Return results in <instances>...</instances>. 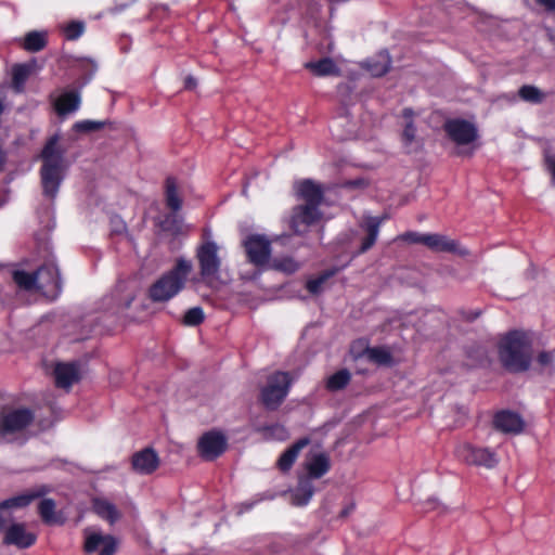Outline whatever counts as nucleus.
<instances>
[{
	"instance_id": "nucleus-36",
	"label": "nucleus",
	"mask_w": 555,
	"mask_h": 555,
	"mask_svg": "<svg viewBox=\"0 0 555 555\" xmlns=\"http://www.w3.org/2000/svg\"><path fill=\"white\" fill-rule=\"evenodd\" d=\"M270 267L276 271L292 274L300 268V264L293 257H281L274 258Z\"/></svg>"
},
{
	"instance_id": "nucleus-3",
	"label": "nucleus",
	"mask_w": 555,
	"mask_h": 555,
	"mask_svg": "<svg viewBox=\"0 0 555 555\" xmlns=\"http://www.w3.org/2000/svg\"><path fill=\"white\" fill-rule=\"evenodd\" d=\"M296 194L305 204L293 209L289 225L296 234H304L321 217L319 206L323 199V190L320 184L307 179L295 184Z\"/></svg>"
},
{
	"instance_id": "nucleus-17",
	"label": "nucleus",
	"mask_w": 555,
	"mask_h": 555,
	"mask_svg": "<svg viewBox=\"0 0 555 555\" xmlns=\"http://www.w3.org/2000/svg\"><path fill=\"white\" fill-rule=\"evenodd\" d=\"M131 463L133 470L138 474L150 475L157 469L159 457L153 449L145 448L132 455Z\"/></svg>"
},
{
	"instance_id": "nucleus-29",
	"label": "nucleus",
	"mask_w": 555,
	"mask_h": 555,
	"mask_svg": "<svg viewBox=\"0 0 555 555\" xmlns=\"http://www.w3.org/2000/svg\"><path fill=\"white\" fill-rule=\"evenodd\" d=\"M391 60L387 52H380L376 57L365 63L366 70L374 77L385 75L390 69Z\"/></svg>"
},
{
	"instance_id": "nucleus-10",
	"label": "nucleus",
	"mask_w": 555,
	"mask_h": 555,
	"mask_svg": "<svg viewBox=\"0 0 555 555\" xmlns=\"http://www.w3.org/2000/svg\"><path fill=\"white\" fill-rule=\"evenodd\" d=\"M37 289L50 298L61 292L60 272L54 262H48L37 270Z\"/></svg>"
},
{
	"instance_id": "nucleus-53",
	"label": "nucleus",
	"mask_w": 555,
	"mask_h": 555,
	"mask_svg": "<svg viewBox=\"0 0 555 555\" xmlns=\"http://www.w3.org/2000/svg\"><path fill=\"white\" fill-rule=\"evenodd\" d=\"M550 40L555 41V34H550Z\"/></svg>"
},
{
	"instance_id": "nucleus-9",
	"label": "nucleus",
	"mask_w": 555,
	"mask_h": 555,
	"mask_svg": "<svg viewBox=\"0 0 555 555\" xmlns=\"http://www.w3.org/2000/svg\"><path fill=\"white\" fill-rule=\"evenodd\" d=\"M456 456L468 465L493 468L499 463L496 454L487 448L474 447L470 443H462L456 448Z\"/></svg>"
},
{
	"instance_id": "nucleus-48",
	"label": "nucleus",
	"mask_w": 555,
	"mask_h": 555,
	"mask_svg": "<svg viewBox=\"0 0 555 555\" xmlns=\"http://www.w3.org/2000/svg\"><path fill=\"white\" fill-rule=\"evenodd\" d=\"M535 2L544 7L546 11L555 13V0H535Z\"/></svg>"
},
{
	"instance_id": "nucleus-34",
	"label": "nucleus",
	"mask_w": 555,
	"mask_h": 555,
	"mask_svg": "<svg viewBox=\"0 0 555 555\" xmlns=\"http://www.w3.org/2000/svg\"><path fill=\"white\" fill-rule=\"evenodd\" d=\"M47 44V33L29 31L24 39V49L29 52H38Z\"/></svg>"
},
{
	"instance_id": "nucleus-11",
	"label": "nucleus",
	"mask_w": 555,
	"mask_h": 555,
	"mask_svg": "<svg viewBox=\"0 0 555 555\" xmlns=\"http://www.w3.org/2000/svg\"><path fill=\"white\" fill-rule=\"evenodd\" d=\"M85 550L88 553L99 551V555H114L117 550V540L111 534L88 528L85 530Z\"/></svg>"
},
{
	"instance_id": "nucleus-28",
	"label": "nucleus",
	"mask_w": 555,
	"mask_h": 555,
	"mask_svg": "<svg viewBox=\"0 0 555 555\" xmlns=\"http://www.w3.org/2000/svg\"><path fill=\"white\" fill-rule=\"evenodd\" d=\"M314 493V488L311 480L304 477L299 480L298 486L292 492L293 503L298 506H304L309 503Z\"/></svg>"
},
{
	"instance_id": "nucleus-41",
	"label": "nucleus",
	"mask_w": 555,
	"mask_h": 555,
	"mask_svg": "<svg viewBox=\"0 0 555 555\" xmlns=\"http://www.w3.org/2000/svg\"><path fill=\"white\" fill-rule=\"evenodd\" d=\"M104 122L94 120H80L73 125V130L76 132H92L103 128Z\"/></svg>"
},
{
	"instance_id": "nucleus-19",
	"label": "nucleus",
	"mask_w": 555,
	"mask_h": 555,
	"mask_svg": "<svg viewBox=\"0 0 555 555\" xmlns=\"http://www.w3.org/2000/svg\"><path fill=\"white\" fill-rule=\"evenodd\" d=\"M55 384L60 388L69 389L80 378L76 363H56L54 366Z\"/></svg>"
},
{
	"instance_id": "nucleus-31",
	"label": "nucleus",
	"mask_w": 555,
	"mask_h": 555,
	"mask_svg": "<svg viewBox=\"0 0 555 555\" xmlns=\"http://www.w3.org/2000/svg\"><path fill=\"white\" fill-rule=\"evenodd\" d=\"M166 205L172 211H178L182 207V199L178 192V185L175 178H167L165 185Z\"/></svg>"
},
{
	"instance_id": "nucleus-25",
	"label": "nucleus",
	"mask_w": 555,
	"mask_h": 555,
	"mask_svg": "<svg viewBox=\"0 0 555 555\" xmlns=\"http://www.w3.org/2000/svg\"><path fill=\"white\" fill-rule=\"evenodd\" d=\"M423 245L430 250L440 251H456L457 244L455 241L449 240L447 236L437 233H425Z\"/></svg>"
},
{
	"instance_id": "nucleus-49",
	"label": "nucleus",
	"mask_w": 555,
	"mask_h": 555,
	"mask_svg": "<svg viewBox=\"0 0 555 555\" xmlns=\"http://www.w3.org/2000/svg\"><path fill=\"white\" fill-rule=\"evenodd\" d=\"M184 85L186 89H193L196 86V80L192 76H189L185 78Z\"/></svg>"
},
{
	"instance_id": "nucleus-50",
	"label": "nucleus",
	"mask_w": 555,
	"mask_h": 555,
	"mask_svg": "<svg viewBox=\"0 0 555 555\" xmlns=\"http://www.w3.org/2000/svg\"><path fill=\"white\" fill-rule=\"evenodd\" d=\"M427 504L429 505V507L425 509L426 512H427V511H429V509H435V508H437V507H438V505H439V503L437 502V500H436V499H430V500H428V501H427Z\"/></svg>"
},
{
	"instance_id": "nucleus-15",
	"label": "nucleus",
	"mask_w": 555,
	"mask_h": 555,
	"mask_svg": "<svg viewBox=\"0 0 555 555\" xmlns=\"http://www.w3.org/2000/svg\"><path fill=\"white\" fill-rule=\"evenodd\" d=\"M42 495V492L31 490L26 493L10 498L0 503V531L11 521L13 508L27 506L33 500Z\"/></svg>"
},
{
	"instance_id": "nucleus-26",
	"label": "nucleus",
	"mask_w": 555,
	"mask_h": 555,
	"mask_svg": "<svg viewBox=\"0 0 555 555\" xmlns=\"http://www.w3.org/2000/svg\"><path fill=\"white\" fill-rule=\"evenodd\" d=\"M305 67L315 76L320 77L340 75V68L332 59L328 57H324L315 62H308L305 64Z\"/></svg>"
},
{
	"instance_id": "nucleus-39",
	"label": "nucleus",
	"mask_w": 555,
	"mask_h": 555,
	"mask_svg": "<svg viewBox=\"0 0 555 555\" xmlns=\"http://www.w3.org/2000/svg\"><path fill=\"white\" fill-rule=\"evenodd\" d=\"M402 141L408 152H412L413 145L416 143V128L411 120L408 121L404 127L402 132Z\"/></svg>"
},
{
	"instance_id": "nucleus-16",
	"label": "nucleus",
	"mask_w": 555,
	"mask_h": 555,
	"mask_svg": "<svg viewBox=\"0 0 555 555\" xmlns=\"http://www.w3.org/2000/svg\"><path fill=\"white\" fill-rule=\"evenodd\" d=\"M81 104V95L77 90H64L53 98V106L60 117L77 112Z\"/></svg>"
},
{
	"instance_id": "nucleus-6",
	"label": "nucleus",
	"mask_w": 555,
	"mask_h": 555,
	"mask_svg": "<svg viewBox=\"0 0 555 555\" xmlns=\"http://www.w3.org/2000/svg\"><path fill=\"white\" fill-rule=\"evenodd\" d=\"M293 379L286 372H274L261 389V399L268 409H276L286 398Z\"/></svg>"
},
{
	"instance_id": "nucleus-4",
	"label": "nucleus",
	"mask_w": 555,
	"mask_h": 555,
	"mask_svg": "<svg viewBox=\"0 0 555 555\" xmlns=\"http://www.w3.org/2000/svg\"><path fill=\"white\" fill-rule=\"evenodd\" d=\"M193 264L185 258H178L175 267L164 273L150 287L149 295L154 302H165L178 295L184 287Z\"/></svg>"
},
{
	"instance_id": "nucleus-42",
	"label": "nucleus",
	"mask_w": 555,
	"mask_h": 555,
	"mask_svg": "<svg viewBox=\"0 0 555 555\" xmlns=\"http://www.w3.org/2000/svg\"><path fill=\"white\" fill-rule=\"evenodd\" d=\"M370 179L364 176L349 179V192L363 191L370 185Z\"/></svg>"
},
{
	"instance_id": "nucleus-32",
	"label": "nucleus",
	"mask_w": 555,
	"mask_h": 555,
	"mask_svg": "<svg viewBox=\"0 0 555 555\" xmlns=\"http://www.w3.org/2000/svg\"><path fill=\"white\" fill-rule=\"evenodd\" d=\"M339 271L338 268H331L324 270L318 276L309 279L307 281L306 287L311 294H319L324 289L327 281L333 278Z\"/></svg>"
},
{
	"instance_id": "nucleus-46",
	"label": "nucleus",
	"mask_w": 555,
	"mask_h": 555,
	"mask_svg": "<svg viewBox=\"0 0 555 555\" xmlns=\"http://www.w3.org/2000/svg\"><path fill=\"white\" fill-rule=\"evenodd\" d=\"M545 164L551 173L552 184L555 186V155H546Z\"/></svg>"
},
{
	"instance_id": "nucleus-12",
	"label": "nucleus",
	"mask_w": 555,
	"mask_h": 555,
	"mask_svg": "<svg viewBox=\"0 0 555 555\" xmlns=\"http://www.w3.org/2000/svg\"><path fill=\"white\" fill-rule=\"evenodd\" d=\"M444 130L457 145H468L478 138V130L475 125L463 119L448 120L444 124Z\"/></svg>"
},
{
	"instance_id": "nucleus-14",
	"label": "nucleus",
	"mask_w": 555,
	"mask_h": 555,
	"mask_svg": "<svg viewBox=\"0 0 555 555\" xmlns=\"http://www.w3.org/2000/svg\"><path fill=\"white\" fill-rule=\"evenodd\" d=\"M198 452L207 461L220 456L227 448L225 437L218 431H208L198 440Z\"/></svg>"
},
{
	"instance_id": "nucleus-33",
	"label": "nucleus",
	"mask_w": 555,
	"mask_h": 555,
	"mask_svg": "<svg viewBox=\"0 0 555 555\" xmlns=\"http://www.w3.org/2000/svg\"><path fill=\"white\" fill-rule=\"evenodd\" d=\"M518 96L525 102L540 104L545 100L546 94L533 85H524L518 90Z\"/></svg>"
},
{
	"instance_id": "nucleus-27",
	"label": "nucleus",
	"mask_w": 555,
	"mask_h": 555,
	"mask_svg": "<svg viewBox=\"0 0 555 555\" xmlns=\"http://www.w3.org/2000/svg\"><path fill=\"white\" fill-rule=\"evenodd\" d=\"M310 443L309 438H301L288 448L279 459L278 466L281 470H288L296 461L299 452Z\"/></svg>"
},
{
	"instance_id": "nucleus-38",
	"label": "nucleus",
	"mask_w": 555,
	"mask_h": 555,
	"mask_svg": "<svg viewBox=\"0 0 555 555\" xmlns=\"http://www.w3.org/2000/svg\"><path fill=\"white\" fill-rule=\"evenodd\" d=\"M67 40L78 39L85 31V24L80 21L69 22L61 27Z\"/></svg>"
},
{
	"instance_id": "nucleus-7",
	"label": "nucleus",
	"mask_w": 555,
	"mask_h": 555,
	"mask_svg": "<svg viewBox=\"0 0 555 555\" xmlns=\"http://www.w3.org/2000/svg\"><path fill=\"white\" fill-rule=\"evenodd\" d=\"M218 245L210 240L203 242L196 248V259L203 280L211 282L218 278L221 259L218 255Z\"/></svg>"
},
{
	"instance_id": "nucleus-23",
	"label": "nucleus",
	"mask_w": 555,
	"mask_h": 555,
	"mask_svg": "<svg viewBox=\"0 0 555 555\" xmlns=\"http://www.w3.org/2000/svg\"><path fill=\"white\" fill-rule=\"evenodd\" d=\"M310 478H320L330 469V459L323 452L310 453L305 464Z\"/></svg>"
},
{
	"instance_id": "nucleus-5",
	"label": "nucleus",
	"mask_w": 555,
	"mask_h": 555,
	"mask_svg": "<svg viewBox=\"0 0 555 555\" xmlns=\"http://www.w3.org/2000/svg\"><path fill=\"white\" fill-rule=\"evenodd\" d=\"M34 412L24 406H3L0 410V444L23 442L25 433L34 422Z\"/></svg>"
},
{
	"instance_id": "nucleus-45",
	"label": "nucleus",
	"mask_w": 555,
	"mask_h": 555,
	"mask_svg": "<svg viewBox=\"0 0 555 555\" xmlns=\"http://www.w3.org/2000/svg\"><path fill=\"white\" fill-rule=\"evenodd\" d=\"M425 237V233L418 232H405L398 236V240L408 242V243H420L423 244V238Z\"/></svg>"
},
{
	"instance_id": "nucleus-13",
	"label": "nucleus",
	"mask_w": 555,
	"mask_h": 555,
	"mask_svg": "<svg viewBox=\"0 0 555 555\" xmlns=\"http://www.w3.org/2000/svg\"><path fill=\"white\" fill-rule=\"evenodd\" d=\"M384 221V218L372 217V216H362L358 222L360 232L362 234L360 241V247L356 251V255L363 254L367 251L375 244L378 234L379 228Z\"/></svg>"
},
{
	"instance_id": "nucleus-24",
	"label": "nucleus",
	"mask_w": 555,
	"mask_h": 555,
	"mask_svg": "<svg viewBox=\"0 0 555 555\" xmlns=\"http://www.w3.org/2000/svg\"><path fill=\"white\" fill-rule=\"evenodd\" d=\"M37 63L35 60L23 63V64H16L12 68V86L13 89L16 92H23L25 82L30 77V75L36 70Z\"/></svg>"
},
{
	"instance_id": "nucleus-44",
	"label": "nucleus",
	"mask_w": 555,
	"mask_h": 555,
	"mask_svg": "<svg viewBox=\"0 0 555 555\" xmlns=\"http://www.w3.org/2000/svg\"><path fill=\"white\" fill-rule=\"evenodd\" d=\"M538 363L543 367H551L555 360L553 351H542L538 356Z\"/></svg>"
},
{
	"instance_id": "nucleus-18",
	"label": "nucleus",
	"mask_w": 555,
	"mask_h": 555,
	"mask_svg": "<svg viewBox=\"0 0 555 555\" xmlns=\"http://www.w3.org/2000/svg\"><path fill=\"white\" fill-rule=\"evenodd\" d=\"M36 534L27 531L23 524H13L7 529L4 543L27 548L36 542Z\"/></svg>"
},
{
	"instance_id": "nucleus-1",
	"label": "nucleus",
	"mask_w": 555,
	"mask_h": 555,
	"mask_svg": "<svg viewBox=\"0 0 555 555\" xmlns=\"http://www.w3.org/2000/svg\"><path fill=\"white\" fill-rule=\"evenodd\" d=\"M498 357L502 366L512 373H520L529 370L533 346L529 333L513 330L500 336L498 340Z\"/></svg>"
},
{
	"instance_id": "nucleus-51",
	"label": "nucleus",
	"mask_w": 555,
	"mask_h": 555,
	"mask_svg": "<svg viewBox=\"0 0 555 555\" xmlns=\"http://www.w3.org/2000/svg\"><path fill=\"white\" fill-rule=\"evenodd\" d=\"M412 115H413V112H412V109H411V108H404V111H403V116H404L405 118L410 119V118L412 117Z\"/></svg>"
},
{
	"instance_id": "nucleus-40",
	"label": "nucleus",
	"mask_w": 555,
	"mask_h": 555,
	"mask_svg": "<svg viewBox=\"0 0 555 555\" xmlns=\"http://www.w3.org/2000/svg\"><path fill=\"white\" fill-rule=\"evenodd\" d=\"M204 320V311L199 307L189 309L183 318V322L189 326H196Z\"/></svg>"
},
{
	"instance_id": "nucleus-37",
	"label": "nucleus",
	"mask_w": 555,
	"mask_h": 555,
	"mask_svg": "<svg viewBox=\"0 0 555 555\" xmlns=\"http://www.w3.org/2000/svg\"><path fill=\"white\" fill-rule=\"evenodd\" d=\"M347 385V369H341L326 379V389L336 391Z\"/></svg>"
},
{
	"instance_id": "nucleus-20",
	"label": "nucleus",
	"mask_w": 555,
	"mask_h": 555,
	"mask_svg": "<svg viewBox=\"0 0 555 555\" xmlns=\"http://www.w3.org/2000/svg\"><path fill=\"white\" fill-rule=\"evenodd\" d=\"M358 344L363 348V351L354 354V361L365 359L377 365L391 364L392 357L388 349L383 347L369 348L364 340H359Z\"/></svg>"
},
{
	"instance_id": "nucleus-2",
	"label": "nucleus",
	"mask_w": 555,
	"mask_h": 555,
	"mask_svg": "<svg viewBox=\"0 0 555 555\" xmlns=\"http://www.w3.org/2000/svg\"><path fill=\"white\" fill-rule=\"evenodd\" d=\"M59 134L52 135L44 144L40 159V179L43 195L54 199L59 193L60 186L66 176L68 162L65 157V150L59 144Z\"/></svg>"
},
{
	"instance_id": "nucleus-22",
	"label": "nucleus",
	"mask_w": 555,
	"mask_h": 555,
	"mask_svg": "<svg viewBox=\"0 0 555 555\" xmlns=\"http://www.w3.org/2000/svg\"><path fill=\"white\" fill-rule=\"evenodd\" d=\"M92 507L99 517L111 525H114L121 518V513L116 505L106 498H94L92 500Z\"/></svg>"
},
{
	"instance_id": "nucleus-52",
	"label": "nucleus",
	"mask_w": 555,
	"mask_h": 555,
	"mask_svg": "<svg viewBox=\"0 0 555 555\" xmlns=\"http://www.w3.org/2000/svg\"><path fill=\"white\" fill-rule=\"evenodd\" d=\"M131 300H132V297L127 298V300H126L124 306L128 307L130 305Z\"/></svg>"
},
{
	"instance_id": "nucleus-30",
	"label": "nucleus",
	"mask_w": 555,
	"mask_h": 555,
	"mask_svg": "<svg viewBox=\"0 0 555 555\" xmlns=\"http://www.w3.org/2000/svg\"><path fill=\"white\" fill-rule=\"evenodd\" d=\"M38 512L43 520L48 525L62 524L63 518L55 512V502L52 499H43L40 501Z\"/></svg>"
},
{
	"instance_id": "nucleus-8",
	"label": "nucleus",
	"mask_w": 555,
	"mask_h": 555,
	"mask_svg": "<svg viewBox=\"0 0 555 555\" xmlns=\"http://www.w3.org/2000/svg\"><path fill=\"white\" fill-rule=\"evenodd\" d=\"M243 245L250 263L259 268L269 264L271 242L266 235L250 234L244 240Z\"/></svg>"
},
{
	"instance_id": "nucleus-47",
	"label": "nucleus",
	"mask_w": 555,
	"mask_h": 555,
	"mask_svg": "<svg viewBox=\"0 0 555 555\" xmlns=\"http://www.w3.org/2000/svg\"><path fill=\"white\" fill-rule=\"evenodd\" d=\"M83 66L86 67V69L88 70V78L86 79V81L82 83V85H86L91 78L92 76L95 74L96 69H98V66L94 62L92 61H87L83 63Z\"/></svg>"
},
{
	"instance_id": "nucleus-43",
	"label": "nucleus",
	"mask_w": 555,
	"mask_h": 555,
	"mask_svg": "<svg viewBox=\"0 0 555 555\" xmlns=\"http://www.w3.org/2000/svg\"><path fill=\"white\" fill-rule=\"evenodd\" d=\"M267 431L269 433V435L272 438H275L279 440H284L288 437V433H287L286 428L279 424L268 427Z\"/></svg>"
},
{
	"instance_id": "nucleus-35",
	"label": "nucleus",
	"mask_w": 555,
	"mask_h": 555,
	"mask_svg": "<svg viewBox=\"0 0 555 555\" xmlns=\"http://www.w3.org/2000/svg\"><path fill=\"white\" fill-rule=\"evenodd\" d=\"M13 280L23 289L30 291L37 288V272L28 273L23 270H15L13 272Z\"/></svg>"
},
{
	"instance_id": "nucleus-21",
	"label": "nucleus",
	"mask_w": 555,
	"mask_h": 555,
	"mask_svg": "<svg viewBox=\"0 0 555 555\" xmlns=\"http://www.w3.org/2000/svg\"><path fill=\"white\" fill-rule=\"evenodd\" d=\"M494 426L502 433L516 435L522 431L524 421L516 413L501 411L494 416Z\"/></svg>"
}]
</instances>
